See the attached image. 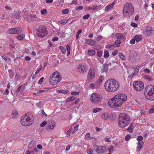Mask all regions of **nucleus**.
Segmentation results:
<instances>
[{
	"instance_id": "obj_1",
	"label": "nucleus",
	"mask_w": 154,
	"mask_h": 154,
	"mask_svg": "<svg viewBox=\"0 0 154 154\" xmlns=\"http://www.w3.org/2000/svg\"><path fill=\"white\" fill-rule=\"evenodd\" d=\"M127 100V97L122 93L118 94L108 101L109 106L112 108H117L122 106V103Z\"/></svg>"
},
{
	"instance_id": "obj_2",
	"label": "nucleus",
	"mask_w": 154,
	"mask_h": 154,
	"mask_svg": "<svg viewBox=\"0 0 154 154\" xmlns=\"http://www.w3.org/2000/svg\"><path fill=\"white\" fill-rule=\"evenodd\" d=\"M106 90L109 92L117 91L120 87V84L114 79H111L107 80L104 84Z\"/></svg>"
},
{
	"instance_id": "obj_3",
	"label": "nucleus",
	"mask_w": 154,
	"mask_h": 154,
	"mask_svg": "<svg viewBox=\"0 0 154 154\" xmlns=\"http://www.w3.org/2000/svg\"><path fill=\"white\" fill-rule=\"evenodd\" d=\"M34 118L32 114L28 112L23 115L20 120L21 124L25 126H29L34 122Z\"/></svg>"
},
{
	"instance_id": "obj_4",
	"label": "nucleus",
	"mask_w": 154,
	"mask_h": 154,
	"mask_svg": "<svg viewBox=\"0 0 154 154\" xmlns=\"http://www.w3.org/2000/svg\"><path fill=\"white\" fill-rule=\"evenodd\" d=\"M130 118L129 116L125 113L119 115L118 123L120 128H124L127 126L130 122Z\"/></svg>"
},
{
	"instance_id": "obj_5",
	"label": "nucleus",
	"mask_w": 154,
	"mask_h": 154,
	"mask_svg": "<svg viewBox=\"0 0 154 154\" xmlns=\"http://www.w3.org/2000/svg\"><path fill=\"white\" fill-rule=\"evenodd\" d=\"M144 95L146 98L149 100H154V85H149L145 88Z\"/></svg>"
},
{
	"instance_id": "obj_6",
	"label": "nucleus",
	"mask_w": 154,
	"mask_h": 154,
	"mask_svg": "<svg viewBox=\"0 0 154 154\" xmlns=\"http://www.w3.org/2000/svg\"><path fill=\"white\" fill-rule=\"evenodd\" d=\"M134 9L132 4L128 2L125 3L124 6L123 13L126 17H130L134 14Z\"/></svg>"
},
{
	"instance_id": "obj_7",
	"label": "nucleus",
	"mask_w": 154,
	"mask_h": 154,
	"mask_svg": "<svg viewBox=\"0 0 154 154\" xmlns=\"http://www.w3.org/2000/svg\"><path fill=\"white\" fill-rule=\"evenodd\" d=\"M102 100V96L99 93H93L90 97L91 102L94 104H97L100 103Z\"/></svg>"
},
{
	"instance_id": "obj_8",
	"label": "nucleus",
	"mask_w": 154,
	"mask_h": 154,
	"mask_svg": "<svg viewBox=\"0 0 154 154\" xmlns=\"http://www.w3.org/2000/svg\"><path fill=\"white\" fill-rule=\"evenodd\" d=\"M61 79V78L59 75H56L54 73L51 75L50 78L49 82L50 84L54 85L59 82Z\"/></svg>"
},
{
	"instance_id": "obj_9",
	"label": "nucleus",
	"mask_w": 154,
	"mask_h": 154,
	"mask_svg": "<svg viewBox=\"0 0 154 154\" xmlns=\"http://www.w3.org/2000/svg\"><path fill=\"white\" fill-rule=\"evenodd\" d=\"M37 31V35L41 38L44 37L48 33L46 27L43 26H42L38 28Z\"/></svg>"
},
{
	"instance_id": "obj_10",
	"label": "nucleus",
	"mask_w": 154,
	"mask_h": 154,
	"mask_svg": "<svg viewBox=\"0 0 154 154\" xmlns=\"http://www.w3.org/2000/svg\"><path fill=\"white\" fill-rule=\"evenodd\" d=\"M133 85L134 89L137 91H140L143 88L144 85L143 83L140 81H135L133 83Z\"/></svg>"
},
{
	"instance_id": "obj_11",
	"label": "nucleus",
	"mask_w": 154,
	"mask_h": 154,
	"mask_svg": "<svg viewBox=\"0 0 154 154\" xmlns=\"http://www.w3.org/2000/svg\"><path fill=\"white\" fill-rule=\"evenodd\" d=\"M105 149V147L102 146H98L94 144L93 146V149L98 154L103 153Z\"/></svg>"
},
{
	"instance_id": "obj_12",
	"label": "nucleus",
	"mask_w": 154,
	"mask_h": 154,
	"mask_svg": "<svg viewBox=\"0 0 154 154\" xmlns=\"http://www.w3.org/2000/svg\"><path fill=\"white\" fill-rule=\"evenodd\" d=\"M95 78L94 71L92 69H90L88 71V74L87 76L88 81L92 82Z\"/></svg>"
},
{
	"instance_id": "obj_13",
	"label": "nucleus",
	"mask_w": 154,
	"mask_h": 154,
	"mask_svg": "<svg viewBox=\"0 0 154 154\" xmlns=\"http://www.w3.org/2000/svg\"><path fill=\"white\" fill-rule=\"evenodd\" d=\"M87 65L84 63H80L78 66V71L81 74H83L86 72L87 69L86 68Z\"/></svg>"
},
{
	"instance_id": "obj_14",
	"label": "nucleus",
	"mask_w": 154,
	"mask_h": 154,
	"mask_svg": "<svg viewBox=\"0 0 154 154\" xmlns=\"http://www.w3.org/2000/svg\"><path fill=\"white\" fill-rule=\"evenodd\" d=\"M56 126V123L54 121H51L48 123L46 129L48 131H51L53 130Z\"/></svg>"
},
{
	"instance_id": "obj_15",
	"label": "nucleus",
	"mask_w": 154,
	"mask_h": 154,
	"mask_svg": "<svg viewBox=\"0 0 154 154\" xmlns=\"http://www.w3.org/2000/svg\"><path fill=\"white\" fill-rule=\"evenodd\" d=\"M22 32V30L19 27L13 28L9 29L8 32L10 34H18Z\"/></svg>"
},
{
	"instance_id": "obj_16",
	"label": "nucleus",
	"mask_w": 154,
	"mask_h": 154,
	"mask_svg": "<svg viewBox=\"0 0 154 154\" xmlns=\"http://www.w3.org/2000/svg\"><path fill=\"white\" fill-rule=\"evenodd\" d=\"M24 18H26V16L24 15ZM27 20L29 21H37L38 20V18L37 17L35 14H29L28 17H27Z\"/></svg>"
},
{
	"instance_id": "obj_17",
	"label": "nucleus",
	"mask_w": 154,
	"mask_h": 154,
	"mask_svg": "<svg viewBox=\"0 0 154 154\" xmlns=\"http://www.w3.org/2000/svg\"><path fill=\"white\" fill-rule=\"evenodd\" d=\"M153 30L151 26H148L146 27L144 33L147 35H149L152 34Z\"/></svg>"
},
{
	"instance_id": "obj_18",
	"label": "nucleus",
	"mask_w": 154,
	"mask_h": 154,
	"mask_svg": "<svg viewBox=\"0 0 154 154\" xmlns=\"http://www.w3.org/2000/svg\"><path fill=\"white\" fill-rule=\"evenodd\" d=\"M85 40L86 43L88 45H91V46H94L97 43L93 39H85Z\"/></svg>"
},
{
	"instance_id": "obj_19",
	"label": "nucleus",
	"mask_w": 154,
	"mask_h": 154,
	"mask_svg": "<svg viewBox=\"0 0 154 154\" xmlns=\"http://www.w3.org/2000/svg\"><path fill=\"white\" fill-rule=\"evenodd\" d=\"M109 64H104L101 70L102 72L101 74L105 72L106 74V72L108 70Z\"/></svg>"
},
{
	"instance_id": "obj_20",
	"label": "nucleus",
	"mask_w": 154,
	"mask_h": 154,
	"mask_svg": "<svg viewBox=\"0 0 154 154\" xmlns=\"http://www.w3.org/2000/svg\"><path fill=\"white\" fill-rule=\"evenodd\" d=\"M115 4V3L113 2L112 3L107 5L105 8V11H109L113 8Z\"/></svg>"
},
{
	"instance_id": "obj_21",
	"label": "nucleus",
	"mask_w": 154,
	"mask_h": 154,
	"mask_svg": "<svg viewBox=\"0 0 154 154\" xmlns=\"http://www.w3.org/2000/svg\"><path fill=\"white\" fill-rule=\"evenodd\" d=\"M35 142L34 141H31L28 144V148L30 149H34V148L36 147H35Z\"/></svg>"
},
{
	"instance_id": "obj_22",
	"label": "nucleus",
	"mask_w": 154,
	"mask_h": 154,
	"mask_svg": "<svg viewBox=\"0 0 154 154\" xmlns=\"http://www.w3.org/2000/svg\"><path fill=\"white\" fill-rule=\"evenodd\" d=\"M134 38L135 39L137 42H138L141 41L142 39V36L140 35H136L134 36Z\"/></svg>"
},
{
	"instance_id": "obj_23",
	"label": "nucleus",
	"mask_w": 154,
	"mask_h": 154,
	"mask_svg": "<svg viewBox=\"0 0 154 154\" xmlns=\"http://www.w3.org/2000/svg\"><path fill=\"white\" fill-rule=\"evenodd\" d=\"M98 6L95 5L93 7H90V6H87L85 7V9L86 11H90L91 10H95L97 9Z\"/></svg>"
},
{
	"instance_id": "obj_24",
	"label": "nucleus",
	"mask_w": 154,
	"mask_h": 154,
	"mask_svg": "<svg viewBox=\"0 0 154 154\" xmlns=\"http://www.w3.org/2000/svg\"><path fill=\"white\" fill-rule=\"evenodd\" d=\"M144 144L143 142H139L138 143L137 146V151L139 152L142 148V146Z\"/></svg>"
},
{
	"instance_id": "obj_25",
	"label": "nucleus",
	"mask_w": 154,
	"mask_h": 154,
	"mask_svg": "<svg viewBox=\"0 0 154 154\" xmlns=\"http://www.w3.org/2000/svg\"><path fill=\"white\" fill-rule=\"evenodd\" d=\"M25 90V87L23 86V85H21L19 86L16 91L17 92H19L20 91L21 93L23 92Z\"/></svg>"
},
{
	"instance_id": "obj_26",
	"label": "nucleus",
	"mask_w": 154,
	"mask_h": 154,
	"mask_svg": "<svg viewBox=\"0 0 154 154\" xmlns=\"http://www.w3.org/2000/svg\"><path fill=\"white\" fill-rule=\"evenodd\" d=\"M12 115L13 118L15 119L17 118L18 116L17 112L16 110H13L12 112Z\"/></svg>"
},
{
	"instance_id": "obj_27",
	"label": "nucleus",
	"mask_w": 154,
	"mask_h": 154,
	"mask_svg": "<svg viewBox=\"0 0 154 154\" xmlns=\"http://www.w3.org/2000/svg\"><path fill=\"white\" fill-rule=\"evenodd\" d=\"M104 79V76L103 75H101L100 76V77L97 81V82L99 84H100L103 81Z\"/></svg>"
},
{
	"instance_id": "obj_28",
	"label": "nucleus",
	"mask_w": 154,
	"mask_h": 154,
	"mask_svg": "<svg viewBox=\"0 0 154 154\" xmlns=\"http://www.w3.org/2000/svg\"><path fill=\"white\" fill-rule=\"evenodd\" d=\"M140 65L135 66L132 67V69L134 70L135 73L137 74L139 71V68L140 67Z\"/></svg>"
},
{
	"instance_id": "obj_29",
	"label": "nucleus",
	"mask_w": 154,
	"mask_h": 154,
	"mask_svg": "<svg viewBox=\"0 0 154 154\" xmlns=\"http://www.w3.org/2000/svg\"><path fill=\"white\" fill-rule=\"evenodd\" d=\"M9 73L10 78L11 79H12L14 75V70L10 69L8 70Z\"/></svg>"
},
{
	"instance_id": "obj_30",
	"label": "nucleus",
	"mask_w": 154,
	"mask_h": 154,
	"mask_svg": "<svg viewBox=\"0 0 154 154\" xmlns=\"http://www.w3.org/2000/svg\"><path fill=\"white\" fill-rule=\"evenodd\" d=\"M58 93H62L63 94H68L69 93V91L67 90H59L57 91Z\"/></svg>"
},
{
	"instance_id": "obj_31",
	"label": "nucleus",
	"mask_w": 154,
	"mask_h": 154,
	"mask_svg": "<svg viewBox=\"0 0 154 154\" xmlns=\"http://www.w3.org/2000/svg\"><path fill=\"white\" fill-rule=\"evenodd\" d=\"M101 117L102 119L106 120L108 117V115L106 113H103L101 115Z\"/></svg>"
},
{
	"instance_id": "obj_32",
	"label": "nucleus",
	"mask_w": 154,
	"mask_h": 154,
	"mask_svg": "<svg viewBox=\"0 0 154 154\" xmlns=\"http://www.w3.org/2000/svg\"><path fill=\"white\" fill-rule=\"evenodd\" d=\"M88 54L90 56H92L95 54L96 52L94 50L90 49L88 51Z\"/></svg>"
},
{
	"instance_id": "obj_33",
	"label": "nucleus",
	"mask_w": 154,
	"mask_h": 154,
	"mask_svg": "<svg viewBox=\"0 0 154 154\" xmlns=\"http://www.w3.org/2000/svg\"><path fill=\"white\" fill-rule=\"evenodd\" d=\"M39 151L36 147L34 148V149L32 151H30V154H36Z\"/></svg>"
},
{
	"instance_id": "obj_34",
	"label": "nucleus",
	"mask_w": 154,
	"mask_h": 154,
	"mask_svg": "<svg viewBox=\"0 0 154 154\" xmlns=\"http://www.w3.org/2000/svg\"><path fill=\"white\" fill-rule=\"evenodd\" d=\"M119 57L122 60H125V57L122 53H119Z\"/></svg>"
},
{
	"instance_id": "obj_35",
	"label": "nucleus",
	"mask_w": 154,
	"mask_h": 154,
	"mask_svg": "<svg viewBox=\"0 0 154 154\" xmlns=\"http://www.w3.org/2000/svg\"><path fill=\"white\" fill-rule=\"evenodd\" d=\"M116 37L118 39H120L123 37V35L122 34L120 33H117L116 35Z\"/></svg>"
},
{
	"instance_id": "obj_36",
	"label": "nucleus",
	"mask_w": 154,
	"mask_h": 154,
	"mask_svg": "<svg viewBox=\"0 0 154 154\" xmlns=\"http://www.w3.org/2000/svg\"><path fill=\"white\" fill-rule=\"evenodd\" d=\"M109 54L108 51H104L103 54V57L105 58H107L109 57Z\"/></svg>"
},
{
	"instance_id": "obj_37",
	"label": "nucleus",
	"mask_w": 154,
	"mask_h": 154,
	"mask_svg": "<svg viewBox=\"0 0 154 154\" xmlns=\"http://www.w3.org/2000/svg\"><path fill=\"white\" fill-rule=\"evenodd\" d=\"M25 37V35L23 34H22L17 37V38L20 40H21L24 38Z\"/></svg>"
},
{
	"instance_id": "obj_38",
	"label": "nucleus",
	"mask_w": 154,
	"mask_h": 154,
	"mask_svg": "<svg viewBox=\"0 0 154 154\" xmlns=\"http://www.w3.org/2000/svg\"><path fill=\"white\" fill-rule=\"evenodd\" d=\"M143 139V137L141 135L138 136L137 138V140L138 141V142H143V141H142Z\"/></svg>"
},
{
	"instance_id": "obj_39",
	"label": "nucleus",
	"mask_w": 154,
	"mask_h": 154,
	"mask_svg": "<svg viewBox=\"0 0 154 154\" xmlns=\"http://www.w3.org/2000/svg\"><path fill=\"white\" fill-rule=\"evenodd\" d=\"M121 43V41L119 40H117L115 42V44L117 47H119L120 44Z\"/></svg>"
},
{
	"instance_id": "obj_40",
	"label": "nucleus",
	"mask_w": 154,
	"mask_h": 154,
	"mask_svg": "<svg viewBox=\"0 0 154 154\" xmlns=\"http://www.w3.org/2000/svg\"><path fill=\"white\" fill-rule=\"evenodd\" d=\"M75 97L74 96H72L69 98H68L66 100V101L70 102L74 100L75 99Z\"/></svg>"
},
{
	"instance_id": "obj_41",
	"label": "nucleus",
	"mask_w": 154,
	"mask_h": 154,
	"mask_svg": "<svg viewBox=\"0 0 154 154\" xmlns=\"http://www.w3.org/2000/svg\"><path fill=\"white\" fill-rule=\"evenodd\" d=\"M114 45H108L106 46V48L108 49L111 48L113 49L114 48Z\"/></svg>"
},
{
	"instance_id": "obj_42",
	"label": "nucleus",
	"mask_w": 154,
	"mask_h": 154,
	"mask_svg": "<svg viewBox=\"0 0 154 154\" xmlns=\"http://www.w3.org/2000/svg\"><path fill=\"white\" fill-rule=\"evenodd\" d=\"M102 108H96L95 109H94L93 110V112L94 113H96L97 112H99V111H102Z\"/></svg>"
},
{
	"instance_id": "obj_43",
	"label": "nucleus",
	"mask_w": 154,
	"mask_h": 154,
	"mask_svg": "<svg viewBox=\"0 0 154 154\" xmlns=\"http://www.w3.org/2000/svg\"><path fill=\"white\" fill-rule=\"evenodd\" d=\"M60 48L63 54H65L66 52L65 48L62 46H60Z\"/></svg>"
},
{
	"instance_id": "obj_44",
	"label": "nucleus",
	"mask_w": 154,
	"mask_h": 154,
	"mask_svg": "<svg viewBox=\"0 0 154 154\" xmlns=\"http://www.w3.org/2000/svg\"><path fill=\"white\" fill-rule=\"evenodd\" d=\"M67 22V21L66 20H60L59 21V23L63 25H65L66 24Z\"/></svg>"
},
{
	"instance_id": "obj_45",
	"label": "nucleus",
	"mask_w": 154,
	"mask_h": 154,
	"mask_svg": "<svg viewBox=\"0 0 154 154\" xmlns=\"http://www.w3.org/2000/svg\"><path fill=\"white\" fill-rule=\"evenodd\" d=\"M19 14L20 13L18 11L16 12V13H15L14 17L17 19L19 18L20 17Z\"/></svg>"
},
{
	"instance_id": "obj_46",
	"label": "nucleus",
	"mask_w": 154,
	"mask_h": 154,
	"mask_svg": "<svg viewBox=\"0 0 154 154\" xmlns=\"http://www.w3.org/2000/svg\"><path fill=\"white\" fill-rule=\"evenodd\" d=\"M78 128H79V125H75L74 128V130L72 131V133L73 134L75 133V132L77 131L78 130Z\"/></svg>"
},
{
	"instance_id": "obj_47",
	"label": "nucleus",
	"mask_w": 154,
	"mask_h": 154,
	"mask_svg": "<svg viewBox=\"0 0 154 154\" xmlns=\"http://www.w3.org/2000/svg\"><path fill=\"white\" fill-rule=\"evenodd\" d=\"M62 13L64 14H67L69 13V10L68 9H66L63 10Z\"/></svg>"
},
{
	"instance_id": "obj_48",
	"label": "nucleus",
	"mask_w": 154,
	"mask_h": 154,
	"mask_svg": "<svg viewBox=\"0 0 154 154\" xmlns=\"http://www.w3.org/2000/svg\"><path fill=\"white\" fill-rule=\"evenodd\" d=\"M66 48L67 52V55H69L70 54V47L69 46L67 45L66 46Z\"/></svg>"
},
{
	"instance_id": "obj_49",
	"label": "nucleus",
	"mask_w": 154,
	"mask_h": 154,
	"mask_svg": "<svg viewBox=\"0 0 154 154\" xmlns=\"http://www.w3.org/2000/svg\"><path fill=\"white\" fill-rule=\"evenodd\" d=\"M103 52L101 51H99L97 52V55L99 57H101L102 55Z\"/></svg>"
},
{
	"instance_id": "obj_50",
	"label": "nucleus",
	"mask_w": 154,
	"mask_h": 154,
	"mask_svg": "<svg viewBox=\"0 0 154 154\" xmlns=\"http://www.w3.org/2000/svg\"><path fill=\"white\" fill-rule=\"evenodd\" d=\"M143 72L145 73H149L150 72V70L147 68H145L143 70Z\"/></svg>"
},
{
	"instance_id": "obj_51",
	"label": "nucleus",
	"mask_w": 154,
	"mask_h": 154,
	"mask_svg": "<svg viewBox=\"0 0 154 154\" xmlns=\"http://www.w3.org/2000/svg\"><path fill=\"white\" fill-rule=\"evenodd\" d=\"M2 57L5 61H8L10 60V58L6 56H2Z\"/></svg>"
},
{
	"instance_id": "obj_52",
	"label": "nucleus",
	"mask_w": 154,
	"mask_h": 154,
	"mask_svg": "<svg viewBox=\"0 0 154 154\" xmlns=\"http://www.w3.org/2000/svg\"><path fill=\"white\" fill-rule=\"evenodd\" d=\"M86 152L88 154H92L93 152V150L91 149H88L86 150Z\"/></svg>"
},
{
	"instance_id": "obj_53",
	"label": "nucleus",
	"mask_w": 154,
	"mask_h": 154,
	"mask_svg": "<svg viewBox=\"0 0 154 154\" xmlns=\"http://www.w3.org/2000/svg\"><path fill=\"white\" fill-rule=\"evenodd\" d=\"M47 124V122L46 121L43 122L41 124L40 126L42 127H44Z\"/></svg>"
},
{
	"instance_id": "obj_54",
	"label": "nucleus",
	"mask_w": 154,
	"mask_h": 154,
	"mask_svg": "<svg viewBox=\"0 0 154 154\" xmlns=\"http://www.w3.org/2000/svg\"><path fill=\"white\" fill-rule=\"evenodd\" d=\"M100 48H101L100 46L98 45H96L94 47V49L97 50L100 49Z\"/></svg>"
},
{
	"instance_id": "obj_55",
	"label": "nucleus",
	"mask_w": 154,
	"mask_h": 154,
	"mask_svg": "<svg viewBox=\"0 0 154 154\" xmlns=\"http://www.w3.org/2000/svg\"><path fill=\"white\" fill-rule=\"evenodd\" d=\"M131 136L129 134H127L125 136V139L126 141H128L131 138Z\"/></svg>"
},
{
	"instance_id": "obj_56",
	"label": "nucleus",
	"mask_w": 154,
	"mask_h": 154,
	"mask_svg": "<svg viewBox=\"0 0 154 154\" xmlns=\"http://www.w3.org/2000/svg\"><path fill=\"white\" fill-rule=\"evenodd\" d=\"M41 12L42 14L44 15L47 13V10L46 9H42L41 10Z\"/></svg>"
},
{
	"instance_id": "obj_57",
	"label": "nucleus",
	"mask_w": 154,
	"mask_h": 154,
	"mask_svg": "<svg viewBox=\"0 0 154 154\" xmlns=\"http://www.w3.org/2000/svg\"><path fill=\"white\" fill-rule=\"evenodd\" d=\"M113 146H111L110 148H108V150L109 152H112L114 151Z\"/></svg>"
},
{
	"instance_id": "obj_58",
	"label": "nucleus",
	"mask_w": 154,
	"mask_h": 154,
	"mask_svg": "<svg viewBox=\"0 0 154 154\" xmlns=\"http://www.w3.org/2000/svg\"><path fill=\"white\" fill-rule=\"evenodd\" d=\"M131 26L135 28L137 27L138 26V25L137 23H131Z\"/></svg>"
},
{
	"instance_id": "obj_59",
	"label": "nucleus",
	"mask_w": 154,
	"mask_h": 154,
	"mask_svg": "<svg viewBox=\"0 0 154 154\" xmlns=\"http://www.w3.org/2000/svg\"><path fill=\"white\" fill-rule=\"evenodd\" d=\"M90 16L89 14H86L83 17V18L85 20L87 19L90 17Z\"/></svg>"
},
{
	"instance_id": "obj_60",
	"label": "nucleus",
	"mask_w": 154,
	"mask_h": 154,
	"mask_svg": "<svg viewBox=\"0 0 154 154\" xmlns=\"http://www.w3.org/2000/svg\"><path fill=\"white\" fill-rule=\"evenodd\" d=\"M43 80H44V77H42L39 80V81H38V83L39 84H41L43 82Z\"/></svg>"
},
{
	"instance_id": "obj_61",
	"label": "nucleus",
	"mask_w": 154,
	"mask_h": 154,
	"mask_svg": "<svg viewBox=\"0 0 154 154\" xmlns=\"http://www.w3.org/2000/svg\"><path fill=\"white\" fill-rule=\"evenodd\" d=\"M144 78L146 79H147L148 80H149V81H151L152 80V79L150 77H149L147 76H145L144 77Z\"/></svg>"
},
{
	"instance_id": "obj_62",
	"label": "nucleus",
	"mask_w": 154,
	"mask_h": 154,
	"mask_svg": "<svg viewBox=\"0 0 154 154\" xmlns=\"http://www.w3.org/2000/svg\"><path fill=\"white\" fill-rule=\"evenodd\" d=\"M118 51L117 50H115L112 53V54L113 56H116L118 54Z\"/></svg>"
},
{
	"instance_id": "obj_63",
	"label": "nucleus",
	"mask_w": 154,
	"mask_h": 154,
	"mask_svg": "<svg viewBox=\"0 0 154 154\" xmlns=\"http://www.w3.org/2000/svg\"><path fill=\"white\" fill-rule=\"evenodd\" d=\"M135 40L134 38L131 39L130 41V43L131 44H134L135 43Z\"/></svg>"
},
{
	"instance_id": "obj_64",
	"label": "nucleus",
	"mask_w": 154,
	"mask_h": 154,
	"mask_svg": "<svg viewBox=\"0 0 154 154\" xmlns=\"http://www.w3.org/2000/svg\"><path fill=\"white\" fill-rule=\"evenodd\" d=\"M127 130L130 132L132 133L133 131V128H131L130 127H128L127 129Z\"/></svg>"
}]
</instances>
